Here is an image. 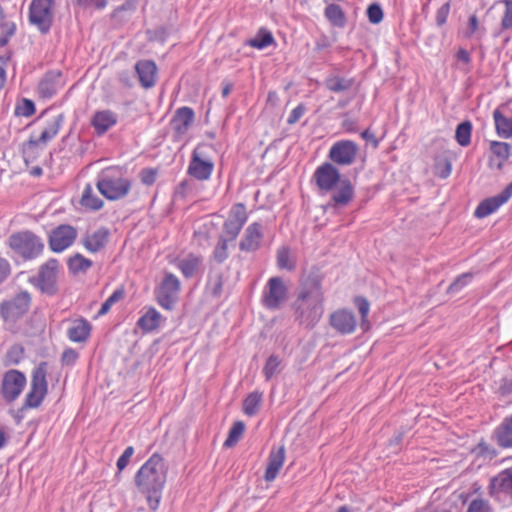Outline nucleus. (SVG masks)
Returning a JSON list of instances; mask_svg holds the SVG:
<instances>
[{
	"instance_id": "nucleus-1",
	"label": "nucleus",
	"mask_w": 512,
	"mask_h": 512,
	"mask_svg": "<svg viewBox=\"0 0 512 512\" xmlns=\"http://www.w3.org/2000/svg\"><path fill=\"white\" fill-rule=\"evenodd\" d=\"M167 473L168 466L164 458L155 452L135 474V486L145 496L148 506L152 510L159 507Z\"/></svg>"
},
{
	"instance_id": "nucleus-2",
	"label": "nucleus",
	"mask_w": 512,
	"mask_h": 512,
	"mask_svg": "<svg viewBox=\"0 0 512 512\" xmlns=\"http://www.w3.org/2000/svg\"><path fill=\"white\" fill-rule=\"evenodd\" d=\"M96 187L106 199L115 201L125 198L129 194L132 184L122 168L112 166L99 172Z\"/></svg>"
},
{
	"instance_id": "nucleus-3",
	"label": "nucleus",
	"mask_w": 512,
	"mask_h": 512,
	"mask_svg": "<svg viewBox=\"0 0 512 512\" xmlns=\"http://www.w3.org/2000/svg\"><path fill=\"white\" fill-rule=\"evenodd\" d=\"M47 362H40L32 371L30 389L25 396L20 412L41 406L48 394Z\"/></svg>"
},
{
	"instance_id": "nucleus-4",
	"label": "nucleus",
	"mask_w": 512,
	"mask_h": 512,
	"mask_svg": "<svg viewBox=\"0 0 512 512\" xmlns=\"http://www.w3.org/2000/svg\"><path fill=\"white\" fill-rule=\"evenodd\" d=\"M58 273V260L50 258L40 265L38 273L29 277L28 282L42 294L53 297L59 292Z\"/></svg>"
},
{
	"instance_id": "nucleus-5",
	"label": "nucleus",
	"mask_w": 512,
	"mask_h": 512,
	"mask_svg": "<svg viewBox=\"0 0 512 512\" xmlns=\"http://www.w3.org/2000/svg\"><path fill=\"white\" fill-rule=\"evenodd\" d=\"M8 245L24 260L37 258L44 249L42 239L28 230L11 234L8 238Z\"/></svg>"
},
{
	"instance_id": "nucleus-6",
	"label": "nucleus",
	"mask_w": 512,
	"mask_h": 512,
	"mask_svg": "<svg viewBox=\"0 0 512 512\" xmlns=\"http://www.w3.org/2000/svg\"><path fill=\"white\" fill-rule=\"evenodd\" d=\"M213 149V145L207 143H200L194 148L187 169L190 176L199 181L210 179L214 170V162L211 157Z\"/></svg>"
},
{
	"instance_id": "nucleus-7",
	"label": "nucleus",
	"mask_w": 512,
	"mask_h": 512,
	"mask_svg": "<svg viewBox=\"0 0 512 512\" xmlns=\"http://www.w3.org/2000/svg\"><path fill=\"white\" fill-rule=\"evenodd\" d=\"M323 300L310 299L308 297L297 295L292 304L295 313V320L300 325L312 328L320 320L323 314Z\"/></svg>"
},
{
	"instance_id": "nucleus-8",
	"label": "nucleus",
	"mask_w": 512,
	"mask_h": 512,
	"mask_svg": "<svg viewBox=\"0 0 512 512\" xmlns=\"http://www.w3.org/2000/svg\"><path fill=\"white\" fill-rule=\"evenodd\" d=\"M53 0H32L29 6L28 19L41 34H47L53 24Z\"/></svg>"
},
{
	"instance_id": "nucleus-9",
	"label": "nucleus",
	"mask_w": 512,
	"mask_h": 512,
	"mask_svg": "<svg viewBox=\"0 0 512 512\" xmlns=\"http://www.w3.org/2000/svg\"><path fill=\"white\" fill-rule=\"evenodd\" d=\"M31 303V294L22 290L13 298L0 303V316L5 322L15 323L29 311Z\"/></svg>"
},
{
	"instance_id": "nucleus-10",
	"label": "nucleus",
	"mask_w": 512,
	"mask_h": 512,
	"mask_svg": "<svg viewBox=\"0 0 512 512\" xmlns=\"http://www.w3.org/2000/svg\"><path fill=\"white\" fill-rule=\"evenodd\" d=\"M27 384L26 375L17 369L7 370L2 377L0 395L6 403H13L22 394Z\"/></svg>"
},
{
	"instance_id": "nucleus-11",
	"label": "nucleus",
	"mask_w": 512,
	"mask_h": 512,
	"mask_svg": "<svg viewBox=\"0 0 512 512\" xmlns=\"http://www.w3.org/2000/svg\"><path fill=\"white\" fill-rule=\"evenodd\" d=\"M358 153L359 146L356 142L342 139L332 144L328 152V158L333 165L346 167L355 163Z\"/></svg>"
},
{
	"instance_id": "nucleus-12",
	"label": "nucleus",
	"mask_w": 512,
	"mask_h": 512,
	"mask_svg": "<svg viewBox=\"0 0 512 512\" xmlns=\"http://www.w3.org/2000/svg\"><path fill=\"white\" fill-rule=\"evenodd\" d=\"M488 494L498 502L512 503V468H506L490 479Z\"/></svg>"
},
{
	"instance_id": "nucleus-13",
	"label": "nucleus",
	"mask_w": 512,
	"mask_h": 512,
	"mask_svg": "<svg viewBox=\"0 0 512 512\" xmlns=\"http://www.w3.org/2000/svg\"><path fill=\"white\" fill-rule=\"evenodd\" d=\"M288 289L280 277H272L262 294V304L269 310H277L287 300Z\"/></svg>"
},
{
	"instance_id": "nucleus-14",
	"label": "nucleus",
	"mask_w": 512,
	"mask_h": 512,
	"mask_svg": "<svg viewBox=\"0 0 512 512\" xmlns=\"http://www.w3.org/2000/svg\"><path fill=\"white\" fill-rule=\"evenodd\" d=\"M194 122L195 112L191 107L182 106L177 108L170 120L173 141L179 142L184 140Z\"/></svg>"
},
{
	"instance_id": "nucleus-15",
	"label": "nucleus",
	"mask_w": 512,
	"mask_h": 512,
	"mask_svg": "<svg viewBox=\"0 0 512 512\" xmlns=\"http://www.w3.org/2000/svg\"><path fill=\"white\" fill-rule=\"evenodd\" d=\"M341 178L339 169L330 162L318 166L312 176L318 189L325 192L334 190Z\"/></svg>"
},
{
	"instance_id": "nucleus-16",
	"label": "nucleus",
	"mask_w": 512,
	"mask_h": 512,
	"mask_svg": "<svg viewBox=\"0 0 512 512\" xmlns=\"http://www.w3.org/2000/svg\"><path fill=\"white\" fill-rule=\"evenodd\" d=\"M77 238L74 226H56L48 235V244L51 251L61 253L70 247Z\"/></svg>"
},
{
	"instance_id": "nucleus-17",
	"label": "nucleus",
	"mask_w": 512,
	"mask_h": 512,
	"mask_svg": "<svg viewBox=\"0 0 512 512\" xmlns=\"http://www.w3.org/2000/svg\"><path fill=\"white\" fill-rule=\"evenodd\" d=\"M322 280L323 276L319 269H313L309 274L301 281L298 295L323 300L322 292Z\"/></svg>"
},
{
	"instance_id": "nucleus-18",
	"label": "nucleus",
	"mask_w": 512,
	"mask_h": 512,
	"mask_svg": "<svg viewBox=\"0 0 512 512\" xmlns=\"http://www.w3.org/2000/svg\"><path fill=\"white\" fill-rule=\"evenodd\" d=\"M329 323L333 329L341 334L354 332L357 322L352 311L340 309L330 315Z\"/></svg>"
},
{
	"instance_id": "nucleus-19",
	"label": "nucleus",
	"mask_w": 512,
	"mask_h": 512,
	"mask_svg": "<svg viewBox=\"0 0 512 512\" xmlns=\"http://www.w3.org/2000/svg\"><path fill=\"white\" fill-rule=\"evenodd\" d=\"M63 85L62 72L60 70H51L46 72L40 80L38 93L42 98H52Z\"/></svg>"
},
{
	"instance_id": "nucleus-20",
	"label": "nucleus",
	"mask_w": 512,
	"mask_h": 512,
	"mask_svg": "<svg viewBox=\"0 0 512 512\" xmlns=\"http://www.w3.org/2000/svg\"><path fill=\"white\" fill-rule=\"evenodd\" d=\"M90 123L95 133L101 136L118 123V115L109 109L99 110L93 114Z\"/></svg>"
},
{
	"instance_id": "nucleus-21",
	"label": "nucleus",
	"mask_w": 512,
	"mask_h": 512,
	"mask_svg": "<svg viewBox=\"0 0 512 512\" xmlns=\"http://www.w3.org/2000/svg\"><path fill=\"white\" fill-rule=\"evenodd\" d=\"M332 192L331 200L336 207L348 205L354 197V186L349 178H341Z\"/></svg>"
},
{
	"instance_id": "nucleus-22",
	"label": "nucleus",
	"mask_w": 512,
	"mask_h": 512,
	"mask_svg": "<svg viewBox=\"0 0 512 512\" xmlns=\"http://www.w3.org/2000/svg\"><path fill=\"white\" fill-rule=\"evenodd\" d=\"M135 70L141 86L149 89L156 84L157 66L152 60H139Z\"/></svg>"
},
{
	"instance_id": "nucleus-23",
	"label": "nucleus",
	"mask_w": 512,
	"mask_h": 512,
	"mask_svg": "<svg viewBox=\"0 0 512 512\" xmlns=\"http://www.w3.org/2000/svg\"><path fill=\"white\" fill-rule=\"evenodd\" d=\"M491 439L503 449L512 448V415L504 417L501 423L495 427Z\"/></svg>"
},
{
	"instance_id": "nucleus-24",
	"label": "nucleus",
	"mask_w": 512,
	"mask_h": 512,
	"mask_svg": "<svg viewBox=\"0 0 512 512\" xmlns=\"http://www.w3.org/2000/svg\"><path fill=\"white\" fill-rule=\"evenodd\" d=\"M285 460V447L273 448L268 456V463L264 474V479L271 482L276 479Z\"/></svg>"
},
{
	"instance_id": "nucleus-25",
	"label": "nucleus",
	"mask_w": 512,
	"mask_h": 512,
	"mask_svg": "<svg viewBox=\"0 0 512 512\" xmlns=\"http://www.w3.org/2000/svg\"><path fill=\"white\" fill-rule=\"evenodd\" d=\"M108 239L109 231L101 227L91 234L87 233L83 238V245L89 252L96 253L106 246Z\"/></svg>"
},
{
	"instance_id": "nucleus-26",
	"label": "nucleus",
	"mask_w": 512,
	"mask_h": 512,
	"mask_svg": "<svg viewBox=\"0 0 512 512\" xmlns=\"http://www.w3.org/2000/svg\"><path fill=\"white\" fill-rule=\"evenodd\" d=\"M490 152V166H496L497 169H502L504 162L510 156V145L506 142L491 141Z\"/></svg>"
},
{
	"instance_id": "nucleus-27",
	"label": "nucleus",
	"mask_w": 512,
	"mask_h": 512,
	"mask_svg": "<svg viewBox=\"0 0 512 512\" xmlns=\"http://www.w3.org/2000/svg\"><path fill=\"white\" fill-rule=\"evenodd\" d=\"M64 115L59 114L50 121L47 122L43 128L40 136L36 138L37 142L42 143V146H46L49 141L57 136L64 123Z\"/></svg>"
},
{
	"instance_id": "nucleus-28",
	"label": "nucleus",
	"mask_w": 512,
	"mask_h": 512,
	"mask_svg": "<svg viewBox=\"0 0 512 512\" xmlns=\"http://www.w3.org/2000/svg\"><path fill=\"white\" fill-rule=\"evenodd\" d=\"M92 326L85 318H80L68 329L67 335L73 342H85L90 336Z\"/></svg>"
},
{
	"instance_id": "nucleus-29",
	"label": "nucleus",
	"mask_w": 512,
	"mask_h": 512,
	"mask_svg": "<svg viewBox=\"0 0 512 512\" xmlns=\"http://www.w3.org/2000/svg\"><path fill=\"white\" fill-rule=\"evenodd\" d=\"M44 147L42 143L37 142L34 136H30L28 141L22 143L21 154L25 164L28 166L34 163L41 155Z\"/></svg>"
},
{
	"instance_id": "nucleus-30",
	"label": "nucleus",
	"mask_w": 512,
	"mask_h": 512,
	"mask_svg": "<svg viewBox=\"0 0 512 512\" xmlns=\"http://www.w3.org/2000/svg\"><path fill=\"white\" fill-rule=\"evenodd\" d=\"M162 315L154 308L149 307L138 319L137 326L144 332H152L160 326Z\"/></svg>"
},
{
	"instance_id": "nucleus-31",
	"label": "nucleus",
	"mask_w": 512,
	"mask_h": 512,
	"mask_svg": "<svg viewBox=\"0 0 512 512\" xmlns=\"http://www.w3.org/2000/svg\"><path fill=\"white\" fill-rule=\"evenodd\" d=\"M262 233L258 231L256 226H249L246 231L244 238L239 243V248L242 251L253 252L260 247V241Z\"/></svg>"
},
{
	"instance_id": "nucleus-32",
	"label": "nucleus",
	"mask_w": 512,
	"mask_h": 512,
	"mask_svg": "<svg viewBox=\"0 0 512 512\" xmlns=\"http://www.w3.org/2000/svg\"><path fill=\"white\" fill-rule=\"evenodd\" d=\"M202 257L189 254L186 258L178 261L177 267L180 269L185 278H192L198 271Z\"/></svg>"
},
{
	"instance_id": "nucleus-33",
	"label": "nucleus",
	"mask_w": 512,
	"mask_h": 512,
	"mask_svg": "<svg viewBox=\"0 0 512 512\" xmlns=\"http://www.w3.org/2000/svg\"><path fill=\"white\" fill-rule=\"evenodd\" d=\"M223 273L218 269L210 268L208 273V279L206 283V289L209 290L210 294L214 298H219L223 292Z\"/></svg>"
},
{
	"instance_id": "nucleus-34",
	"label": "nucleus",
	"mask_w": 512,
	"mask_h": 512,
	"mask_svg": "<svg viewBox=\"0 0 512 512\" xmlns=\"http://www.w3.org/2000/svg\"><path fill=\"white\" fill-rule=\"evenodd\" d=\"M501 205H503V202L497 195L484 199L476 207L474 216L479 219L484 218L495 212Z\"/></svg>"
},
{
	"instance_id": "nucleus-35",
	"label": "nucleus",
	"mask_w": 512,
	"mask_h": 512,
	"mask_svg": "<svg viewBox=\"0 0 512 512\" xmlns=\"http://www.w3.org/2000/svg\"><path fill=\"white\" fill-rule=\"evenodd\" d=\"M493 119L497 134L502 138L512 136V118L504 116L499 109L493 111Z\"/></svg>"
},
{
	"instance_id": "nucleus-36",
	"label": "nucleus",
	"mask_w": 512,
	"mask_h": 512,
	"mask_svg": "<svg viewBox=\"0 0 512 512\" xmlns=\"http://www.w3.org/2000/svg\"><path fill=\"white\" fill-rule=\"evenodd\" d=\"M67 265L70 273L75 275L86 273L93 266V262L82 254L76 253L68 259Z\"/></svg>"
},
{
	"instance_id": "nucleus-37",
	"label": "nucleus",
	"mask_w": 512,
	"mask_h": 512,
	"mask_svg": "<svg viewBox=\"0 0 512 512\" xmlns=\"http://www.w3.org/2000/svg\"><path fill=\"white\" fill-rule=\"evenodd\" d=\"M324 15L331 25L343 28L346 25V17L342 8L337 4H328L324 10Z\"/></svg>"
},
{
	"instance_id": "nucleus-38",
	"label": "nucleus",
	"mask_w": 512,
	"mask_h": 512,
	"mask_svg": "<svg viewBox=\"0 0 512 512\" xmlns=\"http://www.w3.org/2000/svg\"><path fill=\"white\" fill-rule=\"evenodd\" d=\"M354 84L352 78H345L340 76H329L325 80L326 88L334 93H340L349 90Z\"/></svg>"
},
{
	"instance_id": "nucleus-39",
	"label": "nucleus",
	"mask_w": 512,
	"mask_h": 512,
	"mask_svg": "<svg viewBox=\"0 0 512 512\" xmlns=\"http://www.w3.org/2000/svg\"><path fill=\"white\" fill-rule=\"evenodd\" d=\"M263 394L259 391L249 393L243 400V412L247 416H254L258 413L262 402Z\"/></svg>"
},
{
	"instance_id": "nucleus-40",
	"label": "nucleus",
	"mask_w": 512,
	"mask_h": 512,
	"mask_svg": "<svg viewBox=\"0 0 512 512\" xmlns=\"http://www.w3.org/2000/svg\"><path fill=\"white\" fill-rule=\"evenodd\" d=\"M80 204L90 210H98L103 206V201L94 194L93 188L87 184L83 190Z\"/></svg>"
},
{
	"instance_id": "nucleus-41",
	"label": "nucleus",
	"mask_w": 512,
	"mask_h": 512,
	"mask_svg": "<svg viewBox=\"0 0 512 512\" xmlns=\"http://www.w3.org/2000/svg\"><path fill=\"white\" fill-rule=\"evenodd\" d=\"M274 43L272 33L266 29H260L254 38L247 40L250 47L262 50Z\"/></svg>"
},
{
	"instance_id": "nucleus-42",
	"label": "nucleus",
	"mask_w": 512,
	"mask_h": 512,
	"mask_svg": "<svg viewBox=\"0 0 512 512\" xmlns=\"http://www.w3.org/2000/svg\"><path fill=\"white\" fill-rule=\"evenodd\" d=\"M180 288L181 283L179 279L173 273H166L157 290L166 294L178 296Z\"/></svg>"
},
{
	"instance_id": "nucleus-43",
	"label": "nucleus",
	"mask_w": 512,
	"mask_h": 512,
	"mask_svg": "<svg viewBox=\"0 0 512 512\" xmlns=\"http://www.w3.org/2000/svg\"><path fill=\"white\" fill-rule=\"evenodd\" d=\"M471 135L472 123L470 121L466 120L457 125L455 139L460 146H468L471 143Z\"/></svg>"
},
{
	"instance_id": "nucleus-44",
	"label": "nucleus",
	"mask_w": 512,
	"mask_h": 512,
	"mask_svg": "<svg viewBox=\"0 0 512 512\" xmlns=\"http://www.w3.org/2000/svg\"><path fill=\"white\" fill-rule=\"evenodd\" d=\"M244 431H245V423L240 420L235 421L229 430L228 437L226 438V440L224 442V447H226V448L234 447L240 440Z\"/></svg>"
},
{
	"instance_id": "nucleus-45",
	"label": "nucleus",
	"mask_w": 512,
	"mask_h": 512,
	"mask_svg": "<svg viewBox=\"0 0 512 512\" xmlns=\"http://www.w3.org/2000/svg\"><path fill=\"white\" fill-rule=\"evenodd\" d=\"M25 350L21 344L12 345L4 358V365L6 367L18 365L24 359Z\"/></svg>"
},
{
	"instance_id": "nucleus-46",
	"label": "nucleus",
	"mask_w": 512,
	"mask_h": 512,
	"mask_svg": "<svg viewBox=\"0 0 512 512\" xmlns=\"http://www.w3.org/2000/svg\"><path fill=\"white\" fill-rule=\"evenodd\" d=\"M354 306L358 309L360 315H361V327L363 330L368 329L369 322L367 320L369 309H370V303L364 296H355L353 299Z\"/></svg>"
},
{
	"instance_id": "nucleus-47",
	"label": "nucleus",
	"mask_w": 512,
	"mask_h": 512,
	"mask_svg": "<svg viewBox=\"0 0 512 512\" xmlns=\"http://www.w3.org/2000/svg\"><path fill=\"white\" fill-rule=\"evenodd\" d=\"M246 221L247 211L245 205L236 203L231 207L228 221L225 224H244Z\"/></svg>"
},
{
	"instance_id": "nucleus-48",
	"label": "nucleus",
	"mask_w": 512,
	"mask_h": 512,
	"mask_svg": "<svg viewBox=\"0 0 512 512\" xmlns=\"http://www.w3.org/2000/svg\"><path fill=\"white\" fill-rule=\"evenodd\" d=\"M125 297V290L123 287L117 288L101 305L98 316H103L109 312L111 307Z\"/></svg>"
},
{
	"instance_id": "nucleus-49",
	"label": "nucleus",
	"mask_w": 512,
	"mask_h": 512,
	"mask_svg": "<svg viewBox=\"0 0 512 512\" xmlns=\"http://www.w3.org/2000/svg\"><path fill=\"white\" fill-rule=\"evenodd\" d=\"M108 0H75L73 5L80 10H103L107 7Z\"/></svg>"
},
{
	"instance_id": "nucleus-50",
	"label": "nucleus",
	"mask_w": 512,
	"mask_h": 512,
	"mask_svg": "<svg viewBox=\"0 0 512 512\" xmlns=\"http://www.w3.org/2000/svg\"><path fill=\"white\" fill-rule=\"evenodd\" d=\"M473 274L471 272L463 273L455 278V280L447 288V293H458L472 280Z\"/></svg>"
},
{
	"instance_id": "nucleus-51",
	"label": "nucleus",
	"mask_w": 512,
	"mask_h": 512,
	"mask_svg": "<svg viewBox=\"0 0 512 512\" xmlns=\"http://www.w3.org/2000/svg\"><path fill=\"white\" fill-rule=\"evenodd\" d=\"M290 250L288 247H281L277 251V266L280 269H286L292 271L295 269V264L290 261Z\"/></svg>"
},
{
	"instance_id": "nucleus-52",
	"label": "nucleus",
	"mask_w": 512,
	"mask_h": 512,
	"mask_svg": "<svg viewBox=\"0 0 512 512\" xmlns=\"http://www.w3.org/2000/svg\"><path fill=\"white\" fill-rule=\"evenodd\" d=\"M228 256V239L219 238L213 250L212 257L218 264H222Z\"/></svg>"
},
{
	"instance_id": "nucleus-53",
	"label": "nucleus",
	"mask_w": 512,
	"mask_h": 512,
	"mask_svg": "<svg viewBox=\"0 0 512 512\" xmlns=\"http://www.w3.org/2000/svg\"><path fill=\"white\" fill-rule=\"evenodd\" d=\"M280 358L279 356L272 354L266 361L264 367H263V375L266 380H270L275 373L277 372V368L280 365Z\"/></svg>"
},
{
	"instance_id": "nucleus-54",
	"label": "nucleus",
	"mask_w": 512,
	"mask_h": 512,
	"mask_svg": "<svg viewBox=\"0 0 512 512\" xmlns=\"http://www.w3.org/2000/svg\"><path fill=\"white\" fill-rule=\"evenodd\" d=\"M157 303L166 310H172L178 300V296L163 293L155 290Z\"/></svg>"
},
{
	"instance_id": "nucleus-55",
	"label": "nucleus",
	"mask_w": 512,
	"mask_h": 512,
	"mask_svg": "<svg viewBox=\"0 0 512 512\" xmlns=\"http://www.w3.org/2000/svg\"><path fill=\"white\" fill-rule=\"evenodd\" d=\"M474 451L477 452L478 456L488 458L489 460L494 459L498 455L497 450L491 447L484 439L479 441Z\"/></svg>"
},
{
	"instance_id": "nucleus-56",
	"label": "nucleus",
	"mask_w": 512,
	"mask_h": 512,
	"mask_svg": "<svg viewBox=\"0 0 512 512\" xmlns=\"http://www.w3.org/2000/svg\"><path fill=\"white\" fill-rule=\"evenodd\" d=\"M466 512H493L488 500L477 498L470 502Z\"/></svg>"
},
{
	"instance_id": "nucleus-57",
	"label": "nucleus",
	"mask_w": 512,
	"mask_h": 512,
	"mask_svg": "<svg viewBox=\"0 0 512 512\" xmlns=\"http://www.w3.org/2000/svg\"><path fill=\"white\" fill-rule=\"evenodd\" d=\"M367 17L372 24H378L383 19V10L377 3H372L367 8Z\"/></svg>"
},
{
	"instance_id": "nucleus-58",
	"label": "nucleus",
	"mask_w": 512,
	"mask_h": 512,
	"mask_svg": "<svg viewBox=\"0 0 512 512\" xmlns=\"http://www.w3.org/2000/svg\"><path fill=\"white\" fill-rule=\"evenodd\" d=\"M2 35L0 36V48L6 46L10 38L16 33V24L14 22H7L0 27Z\"/></svg>"
},
{
	"instance_id": "nucleus-59",
	"label": "nucleus",
	"mask_w": 512,
	"mask_h": 512,
	"mask_svg": "<svg viewBox=\"0 0 512 512\" xmlns=\"http://www.w3.org/2000/svg\"><path fill=\"white\" fill-rule=\"evenodd\" d=\"M35 104L30 99H23L22 104L17 106L16 115L30 117L35 113Z\"/></svg>"
},
{
	"instance_id": "nucleus-60",
	"label": "nucleus",
	"mask_w": 512,
	"mask_h": 512,
	"mask_svg": "<svg viewBox=\"0 0 512 512\" xmlns=\"http://www.w3.org/2000/svg\"><path fill=\"white\" fill-rule=\"evenodd\" d=\"M505 11L501 20L502 29H510L512 27V0H504Z\"/></svg>"
},
{
	"instance_id": "nucleus-61",
	"label": "nucleus",
	"mask_w": 512,
	"mask_h": 512,
	"mask_svg": "<svg viewBox=\"0 0 512 512\" xmlns=\"http://www.w3.org/2000/svg\"><path fill=\"white\" fill-rule=\"evenodd\" d=\"M79 357L78 352L73 348H67L61 356V363L65 366H73Z\"/></svg>"
},
{
	"instance_id": "nucleus-62",
	"label": "nucleus",
	"mask_w": 512,
	"mask_h": 512,
	"mask_svg": "<svg viewBox=\"0 0 512 512\" xmlns=\"http://www.w3.org/2000/svg\"><path fill=\"white\" fill-rule=\"evenodd\" d=\"M134 454V448L132 446H128L122 455L118 458L116 466L119 472L124 470L129 464L130 458Z\"/></svg>"
},
{
	"instance_id": "nucleus-63",
	"label": "nucleus",
	"mask_w": 512,
	"mask_h": 512,
	"mask_svg": "<svg viewBox=\"0 0 512 512\" xmlns=\"http://www.w3.org/2000/svg\"><path fill=\"white\" fill-rule=\"evenodd\" d=\"M306 110H307V108L303 103H300L299 105H297L290 112V114L287 118V123L289 125H293V124L297 123L300 120V118L305 114Z\"/></svg>"
},
{
	"instance_id": "nucleus-64",
	"label": "nucleus",
	"mask_w": 512,
	"mask_h": 512,
	"mask_svg": "<svg viewBox=\"0 0 512 512\" xmlns=\"http://www.w3.org/2000/svg\"><path fill=\"white\" fill-rule=\"evenodd\" d=\"M139 176L143 184L150 186L156 181L157 171L152 168H144L140 171Z\"/></svg>"
}]
</instances>
